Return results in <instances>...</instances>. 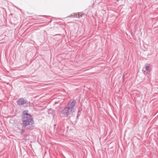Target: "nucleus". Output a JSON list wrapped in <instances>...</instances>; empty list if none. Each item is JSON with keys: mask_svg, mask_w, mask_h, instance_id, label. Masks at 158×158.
Instances as JSON below:
<instances>
[{"mask_svg": "<svg viewBox=\"0 0 158 158\" xmlns=\"http://www.w3.org/2000/svg\"><path fill=\"white\" fill-rule=\"evenodd\" d=\"M54 110L52 109L51 108H50L48 109V114H52V113L54 112Z\"/></svg>", "mask_w": 158, "mask_h": 158, "instance_id": "7", "label": "nucleus"}, {"mask_svg": "<svg viewBox=\"0 0 158 158\" xmlns=\"http://www.w3.org/2000/svg\"><path fill=\"white\" fill-rule=\"evenodd\" d=\"M119 0H117V1H118Z\"/></svg>", "mask_w": 158, "mask_h": 158, "instance_id": "12", "label": "nucleus"}, {"mask_svg": "<svg viewBox=\"0 0 158 158\" xmlns=\"http://www.w3.org/2000/svg\"><path fill=\"white\" fill-rule=\"evenodd\" d=\"M142 71H143V72L144 74H145V71H144L143 70Z\"/></svg>", "mask_w": 158, "mask_h": 158, "instance_id": "11", "label": "nucleus"}, {"mask_svg": "<svg viewBox=\"0 0 158 158\" xmlns=\"http://www.w3.org/2000/svg\"><path fill=\"white\" fill-rule=\"evenodd\" d=\"M82 15H84V14L82 13L81 15L79 13L75 14L74 15V17L77 18H81L82 17Z\"/></svg>", "mask_w": 158, "mask_h": 158, "instance_id": "4", "label": "nucleus"}, {"mask_svg": "<svg viewBox=\"0 0 158 158\" xmlns=\"http://www.w3.org/2000/svg\"><path fill=\"white\" fill-rule=\"evenodd\" d=\"M18 104L19 105H22L26 103V101L23 98H21L17 101Z\"/></svg>", "mask_w": 158, "mask_h": 158, "instance_id": "3", "label": "nucleus"}, {"mask_svg": "<svg viewBox=\"0 0 158 158\" xmlns=\"http://www.w3.org/2000/svg\"><path fill=\"white\" fill-rule=\"evenodd\" d=\"M75 104V100L74 99L70 104L68 103L67 106L64 107V109L61 111V113L63 117H67L69 115L72 114L74 112V107Z\"/></svg>", "mask_w": 158, "mask_h": 158, "instance_id": "1", "label": "nucleus"}, {"mask_svg": "<svg viewBox=\"0 0 158 158\" xmlns=\"http://www.w3.org/2000/svg\"><path fill=\"white\" fill-rule=\"evenodd\" d=\"M29 115L27 113L26 111H24L23 112V124H25L26 125H28L29 124Z\"/></svg>", "mask_w": 158, "mask_h": 158, "instance_id": "2", "label": "nucleus"}, {"mask_svg": "<svg viewBox=\"0 0 158 158\" xmlns=\"http://www.w3.org/2000/svg\"><path fill=\"white\" fill-rule=\"evenodd\" d=\"M38 17H44L45 16L44 15H39L38 16Z\"/></svg>", "mask_w": 158, "mask_h": 158, "instance_id": "10", "label": "nucleus"}, {"mask_svg": "<svg viewBox=\"0 0 158 158\" xmlns=\"http://www.w3.org/2000/svg\"><path fill=\"white\" fill-rule=\"evenodd\" d=\"M30 129H31V128H30ZM30 130H31V129H30Z\"/></svg>", "mask_w": 158, "mask_h": 158, "instance_id": "13", "label": "nucleus"}, {"mask_svg": "<svg viewBox=\"0 0 158 158\" xmlns=\"http://www.w3.org/2000/svg\"><path fill=\"white\" fill-rule=\"evenodd\" d=\"M33 131H32L31 132V133L32 134V135L33 136V137H36V134H37V131H35V132L34 133H33Z\"/></svg>", "mask_w": 158, "mask_h": 158, "instance_id": "9", "label": "nucleus"}, {"mask_svg": "<svg viewBox=\"0 0 158 158\" xmlns=\"http://www.w3.org/2000/svg\"><path fill=\"white\" fill-rule=\"evenodd\" d=\"M145 68L146 70L148 71H150V65L149 64H146L145 65Z\"/></svg>", "mask_w": 158, "mask_h": 158, "instance_id": "5", "label": "nucleus"}, {"mask_svg": "<svg viewBox=\"0 0 158 158\" xmlns=\"http://www.w3.org/2000/svg\"><path fill=\"white\" fill-rule=\"evenodd\" d=\"M81 109H79L78 110V113L77 115V118L81 114Z\"/></svg>", "mask_w": 158, "mask_h": 158, "instance_id": "8", "label": "nucleus"}, {"mask_svg": "<svg viewBox=\"0 0 158 158\" xmlns=\"http://www.w3.org/2000/svg\"><path fill=\"white\" fill-rule=\"evenodd\" d=\"M33 119L32 116L30 114V123H31L30 125L34 124Z\"/></svg>", "mask_w": 158, "mask_h": 158, "instance_id": "6", "label": "nucleus"}]
</instances>
